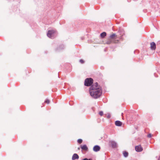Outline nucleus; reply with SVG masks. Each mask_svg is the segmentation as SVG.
<instances>
[{
    "label": "nucleus",
    "instance_id": "1",
    "mask_svg": "<svg viewBox=\"0 0 160 160\" xmlns=\"http://www.w3.org/2000/svg\"><path fill=\"white\" fill-rule=\"evenodd\" d=\"M101 88L98 86V83L96 82L90 87L89 92L91 96L95 99L98 98L102 94Z\"/></svg>",
    "mask_w": 160,
    "mask_h": 160
},
{
    "label": "nucleus",
    "instance_id": "2",
    "mask_svg": "<svg viewBox=\"0 0 160 160\" xmlns=\"http://www.w3.org/2000/svg\"><path fill=\"white\" fill-rule=\"evenodd\" d=\"M57 32L54 30H48L47 33V35L49 38L53 39L57 35Z\"/></svg>",
    "mask_w": 160,
    "mask_h": 160
},
{
    "label": "nucleus",
    "instance_id": "3",
    "mask_svg": "<svg viewBox=\"0 0 160 160\" xmlns=\"http://www.w3.org/2000/svg\"><path fill=\"white\" fill-rule=\"evenodd\" d=\"M93 83V80L91 78H87L84 81V85L87 86H90Z\"/></svg>",
    "mask_w": 160,
    "mask_h": 160
},
{
    "label": "nucleus",
    "instance_id": "4",
    "mask_svg": "<svg viewBox=\"0 0 160 160\" xmlns=\"http://www.w3.org/2000/svg\"><path fill=\"white\" fill-rule=\"evenodd\" d=\"M109 143L112 148H115L117 147V144L115 142L111 141L109 142Z\"/></svg>",
    "mask_w": 160,
    "mask_h": 160
},
{
    "label": "nucleus",
    "instance_id": "5",
    "mask_svg": "<svg viewBox=\"0 0 160 160\" xmlns=\"http://www.w3.org/2000/svg\"><path fill=\"white\" fill-rule=\"evenodd\" d=\"M135 149L137 152H139L142 151L143 148L140 145H139L135 147Z\"/></svg>",
    "mask_w": 160,
    "mask_h": 160
},
{
    "label": "nucleus",
    "instance_id": "6",
    "mask_svg": "<svg viewBox=\"0 0 160 160\" xmlns=\"http://www.w3.org/2000/svg\"><path fill=\"white\" fill-rule=\"evenodd\" d=\"M100 149V147L98 145H95L93 148V150L96 152H97L99 151Z\"/></svg>",
    "mask_w": 160,
    "mask_h": 160
},
{
    "label": "nucleus",
    "instance_id": "7",
    "mask_svg": "<svg viewBox=\"0 0 160 160\" xmlns=\"http://www.w3.org/2000/svg\"><path fill=\"white\" fill-rule=\"evenodd\" d=\"M156 48V44L154 42H152L151 43V49L152 50H155Z\"/></svg>",
    "mask_w": 160,
    "mask_h": 160
},
{
    "label": "nucleus",
    "instance_id": "8",
    "mask_svg": "<svg viewBox=\"0 0 160 160\" xmlns=\"http://www.w3.org/2000/svg\"><path fill=\"white\" fill-rule=\"evenodd\" d=\"M78 155L76 153H74L73 154L72 157V160H74L76 159H78L79 158Z\"/></svg>",
    "mask_w": 160,
    "mask_h": 160
},
{
    "label": "nucleus",
    "instance_id": "9",
    "mask_svg": "<svg viewBox=\"0 0 160 160\" xmlns=\"http://www.w3.org/2000/svg\"><path fill=\"white\" fill-rule=\"evenodd\" d=\"M115 124L116 126H121L122 125V123L121 121L117 120L115 122Z\"/></svg>",
    "mask_w": 160,
    "mask_h": 160
},
{
    "label": "nucleus",
    "instance_id": "10",
    "mask_svg": "<svg viewBox=\"0 0 160 160\" xmlns=\"http://www.w3.org/2000/svg\"><path fill=\"white\" fill-rule=\"evenodd\" d=\"M81 149L87 151L88 150V148L86 144L83 145H81Z\"/></svg>",
    "mask_w": 160,
    "mask_h": 160
},
{
    "label": "nucleus",
    "instance_id": "11",
    "mask_svg": "<svg viewBox=\"0 0 160 160\" xmlns=\"http://www.w3.org/2000/svg\"><path fill=\"white\" fill-rule=\"evenodd\" d=\"M64 46L63 45H60L58 48L57 51H60L61 50H62L64 48Z\"/></svg>",
    "mask_w": 160,
    "mask_h": 160
},
{
    "label": "nucleus",
    "instance_id": "12",
    "mask_svg": "<svg viewBox=\"0 0 160 160\" xmlns=\"http://www.w3.org/2000/svg\"><path fill=\"white\" fill-rule=\"evenodd\" d=\"M123 154L125 158L127 157L128 155V152L125 151H123Z\"/></svg>",
    "mask_w": 160,
    "mask_h": 160
},
{
    "label": "nucleus",
    "instance_id": "13",
    "mask_svg": "<svg viewBox=\"0 0 160 160\" xmlns=\"http://www.w3.org/2000/svg\"><path fill=\"white\" fill-rule=\"evenodd\" d=\"M106 35V33L105 32H103L100 34L101 37L103 38H104Z\"/></svg>",
    "mask_w": 160,
    "mask_h": 160
},
{
    "label": "nucleus",
    "instance_id": "14",
    "mask_svg": "<svg viewBox=\"0 0 160 160\" xmlns=\"http://www.w3.org/2000/svg\"><path fill=\"white\" fill-rule=\"evenodd\" d=\"M116 36V35L115 33H113L110 36V38H114Z\"/></svg>",
    "mask_w": 160,
    "mask_h": 160
},
{
    "label": "nucleus",
    "instance_id": "15",
    "mask_svg": "<svg viewBox=\"0 0 160 160\" xmlns=\"http://www.w3.org/2000/svg\"><path fill=\"white\" fill-rule=\"evenodd\" d=\"M77 141L79 143H81L82 142V139H78Z\"/></svg>",
    "mask_w": 160,
    "mask_h": 160
},
{
    "label": "nucleus",
    "instance_id": "16",
    "mask_svg": "<svg viewBox=\"0 0 160 160\" xmlns=\"http://www.w3.org/2000/svg\"><path fill=\"white\" fill-rule=\"evenodd\" d=\"M99 114L101 116H102L103 115V112L102 111H101L100 112H99Z\"/></svg>",
    "mask_w": 160,
    "mask_h": 160
},
{
    "label": "nucleus",
    "instance_id": "17",
    "mask_svg": "<svg viewBox=\"0 0 160 160\" xmlns=\"http://www.w3.org/2000/svg\"><path fill=\"white\" fill-rule=\"evenodd\" d=\"M44 102H45L46 103H47V104H49L50 102L49 100L48 99H47Z\"/></svg>",
    "mask_w": 160,
    "mask_h": 160
},
{
    "label": "nucleus",
    "instance_id": "18",
    "mask_svg": "<svg viewBox=\"0 0 160 160\" xmlns=\"http://www.w3.org/2000/svg\"><path fill=\"white\" fill-rule=\"evenodd\" d=\"M79 62L81 63L82 64L84 62V61L82 59H80L79 61Z\"/></svg>",
    "mask_w": 160,
    "mask_h": 160
},
{
    "label": "nucleus",
    "instance_id": "19",
    "mask_svg": "<svg viewBox=\"0 0 160 160\" xmlns=\"http://www.w3.org/2000/svg\"><path fill=\"white\" fill-rule=\"evenodd\" d=\"M147 137H148V138H150L152 137V135L150 133V134H149L148 135V136Z\"/></svg>",
    "mask_w": 160,
    "mask_h": 160
},
{
    "label": "nucleus",
    "instance_id": "20",
    "mask_svg": "<svg viewBox=\"0 0 160 160\" xmlns=\"http://www.w3.org/2000/svg\"><path fill=\"white\" fill-rule=\"evenodd\" d=\"M107 117L108 118H110L111 117V115H110V114H108V115H107Z\"/></svg>",
    "mask_w": 160,
    "mask_h": 160
},
{
    "label": "nucleus",
    "instance_id": "21",
    "mask_svg": "<svg viewBox=\"0 0 160 160\" xmlns=\"http://www.w3.org/2000/svg\"><path fill=\"white\" fill-rule=\"evenodd\" d=\"M111 41H107V42L106 43H107V44H110L111 43Z\"/></svg>",
    "mask_w": 160,
    "mask_h": 160
},
{
    "label": "nucleus",
    "instance_id": "22",
    "mask_svg": "<svg viewBox=\"0 0 160 160\" xmlns=\"http://www.w3.org/2000/svg\"><path fill=\"white\" fill-rule=\"evenodd\" d=\"M82 160H92L91 159H88L87 158H85L83 159Z\"/></svg>",
    "mask_w": 160,
    "mask_h": 160
},
{
    "label": "nucleus",
    "instance_id": "23",
    "mask_svg": "<svg viewBox=\"0 0 160 160\" xmlns=\"http://www.w3.org/2000/svg\"><path fill=\"white\" fill-rule=\"evenodd\" d=\"M124 35V33L123 34L122 36H121L120 37V39H122V36H123V35Z\"/></svg>",
    "mask_w": 160,
    "mask_h": 160
},
{
    "label": "nucleus",
    "instance_id": "24",
    "mask_svg": "<svg viewBox=\"0 0 160 160\" xmlns=\"http://www.w3.org/2000/svg\"><path fill=\"white\" fill-rule=\"evenodd\" d=\"M158 160H160V156L159 157Z\"/></svg>",
    "mask_w": 160,
    "mask_h": 160
},
{
    "label": "nucleus",
    "instance_id": "25",
    "mask_svg": "<svg viewBox=\"0 0 160 160\" xmlns=\"http://www.w3.org/2000/svg\"><path fill=\"white\" fill-rule=\"evenodd\" d=\"M78 150H79V149H80V148H78Z\"/></svg>",
    "mask_w": 160,
    "mask_h": 160
},
{
    "label": "nucleus",
    "instance_id": "26",
    "mask_svg": "<svg viewBox=\"0 0 160 160\" xmlns=\"http://www.w3.org/2000/svg\"><path fill=\"white\" fill-rule=\"evenodd\" d=\"M123 114V113H122V115Z\"/></svg>",
    "mask_w": 160,
    "mask_h": 160
}]
</instances>
